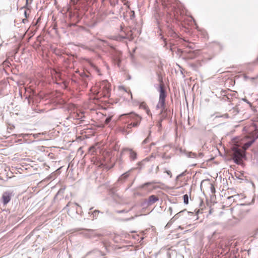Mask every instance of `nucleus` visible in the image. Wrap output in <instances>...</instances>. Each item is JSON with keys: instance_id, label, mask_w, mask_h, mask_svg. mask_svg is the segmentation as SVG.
Instances as JSON below:
<instances>
[{"instance_id": "obj_20", "label": "nucleus", "mask_w": 258, "mask_h": 258, "mask_svg": "<svg viewBox=\"0 0 258 258\" xmlns=\"http://www.w3.org/2000/svg\"><path fill=\"white\" fill-rule=\"evenodd\" d=\"M130 157L132 159H135L136 158V153L134 152L131 151L130 153Z\"/></svg>"}, {"instance_id": "obj_43", "label": "nucleus", "mask_w": 258, "mask_h": 258, "mask_svg": "<svg viewBox=\"0 0 258 258\" xmlns=\"http://www.w3.org/2000/svg\"><path fill=\"white\" fill-rule=\"evenodd\" d=\"M197 164L196 163H195L193 164L194 166H195Z\"/></svg>"}, {"instance_id": "obj_40", "label": "nucleus", "mask_w": 258, "mask_h": 258, "mask_svg": "<svg viewBox=\"0 0 258 258\" xmlns=\"http://www.w3.org/2000/svg\"><path fill=\"white\" fill-rule=\"evenodd\" d=\"M177 19H178L179 21L181 20V19L179 18L178 17H177Z\"/></svg>"}, {"instance_id": "obj_15", "label": "nucleus", "mask_w": 258, "mask_h": 258, "mask_svg": "<svg viewBox=\"0 0 258 258\" xmlns=\"http://www.w3.org/2000/svg\"><path fill=\"white\" fill-rule=\"evenodd\" d=\"M151 131L150 130H148L147 131L146 134L147 135V137L143 141V144H146L149 143V141L150 140L149 137L150 135Z\"/></svg>"}, {"instance_id": "obj_24", "label": "nucleus", "mask_w": 258, "mask_h": 258, "mask_svg": "<svg viewBox=\"0 0 258 258\" xmlns=\"http://www.w3.org/2000/svg\"><path fill=\"white\" fill-rule=\"evenodd\" d=\"M24 14H25L26 18L23 19V22L24 23H26V22L27 21V19L28 18V15H27V11H25Z\"/></svg>"}, {"instance_id": "obj_14", "label": "nucleus", "mask_w": 258, "mask_h": 258, "mask_svg": "<svg viewBox=\"0 0 258 258\" xmlns=\"http://www.w3.org/2000/svg\"><path fill=\"white\" fill-rule=\"evenodd\" d=\"M158 200V198L156 196L152 195L149 197V202L150 204H152Z\"/></svg>"}, {"instance_id": "obj_12", "label": "nucleus", "mask_w": 258, "mask_h": 258, "mask_svg": "<svg viewBox=\"0 0 258 258\" xmlns=\"http://www.w3.org/2000/svg\"><path fill=\"white\" fill-rule=\"evenodd\" d=\"M185 52L188 53L186 57L188 59H192L195 58L197 54L198 53V52H197L195 50H189L188 51L185 50Z\"/></svg>"}, {"instance_id": "obj_41", "label": "nucleus", "mask_w": 258, "mask_h": 258, "mask_svg": "<svg viewBox=\"0 0 258 258\" xmlns=\"http://www.w3.org/2000/svg\"><path fill=\"white\" fill-rule=\"evenodd\" d=\"M167 254L168 255H169V252H168V251H167Z\"/></svg>"}, {"instance_id": "obj_39", "label": "nucleus", "mask_w": 258, "mask_h": 258, "mask_svg": "<svg viewBox=\"0 0 258 258\" xmlns=\"http://www.w3.org/2000/svg\"><path fill=\"white\" fill-rule=\"evenodd\" d=\"M162 198H163V196H166V195H164L163 194H162Z\"/></svg>"}, {"instance_id": "obj_31", "label": "nucleus", "mask_w": 258, "mask_h": 258, "mask_svg": "<svg viewBox=\"0 0 258 258\" xmlns=\"http://www.w3.org/2000/svg\"><path fill=\"white\" fill-rule=\"evenodd\" d=\"M162 41H163L164 42V44H165V46L166 45V42L165 41V39L163 38V37L162 36Z\"/></svg>"}, {"instance_id": "obj_44", "label": "nucleus", "mask_w": 258, "mask_h": 258, "mask_svg": "<svg viewBox=\"0 0 258 258\" xmlns=\"http://www.w3.org/2000/svg\"><path fill=\"white\" fill-rule=\"evenodd\" d=\"M256 233H258V229L257 230Z\"/></svg>"}, {"instance_id": "obj_6", "label": "nucleus", "mask_w": 258, "mask_h": 258, "mask_svg": "<svg viewBox=\"0 0 258 258\" xmlns=\"http://www.w3.org/2000/svg\"><path fill=\"white\" fill-rule=\"evenodd\" d=\"M182 216H183L185 218L189 219H192L191 217L192 216L196 217V220L198 219V218L197 214H195L194 213L192 212H188V211H186V210H185V209L182 210L180 212H178L177 214H176L174 216V218H175V219H177Z\"/></svg>"}, {"instance_id": "obj_33", "label": "nucleus", "mask_w": 258, "mask_h": 258, "mask_svg": "<svg viewBox=\"0 0 258 258\" xmlns=\"http://www.w3.org/2000/svg\"><path fill=\"white\" fill-rule=\"evenodd\" d=\"M176 13V14L177 15H178V11H177V10H175V12H174V13Z\"/></svg>"}, {"instance_id": "obj_4", "label": "nucleus", "mask_w": 258, "mask_h": 258, "mask_svg": "<svg viewBox=\"0 0 258 258\" xmlns=\"http://www.w3.org/2000/svg\"><path fill=\"white\" fill-rule=\"evenodd\" d=\"M176 150L179 151L181 154L184 155L188 158L196 159L198 157H202L203 156V154L202 153H200L198 155H197L196 153L186 151L184 149H183L182 147L178 146Z\"/></svg>"}, {"instance_id": "obj_21", "label": "nucleus", "mask_w": 258, "mask_h": 258, "mask_svg": "<svg viewBox=\"0 0 258 258\" xmlns=\"http://www.w3.org/2000/svg\"><path fill=\"white\" fill-rule=\"evenodd\" d=\"M164 173H166L169 178H171L172 173L170 170H167L165 169V171H164Z\"/></svg>"}, {"instance_id": "obj_16", "label": "nucleus", "mask_w": 258, "mask_h": 258, "mask_svg": "<svg viewBox=\"0 0 258 258\" xmlns=\"http://www.w3.org/2000/svg\"><path fill=\"white\" fill-rule=\"evenodd\" d=\"M206 181L208 182V184L210 185V189L211 190V192L212 193H214L215 192V189L214 185L212 183H210L209 182V179H208V180H207Z\"/></svg>"}, {"instance_id": "obj_30", "label": "nucleus", "mask_w": 258, "mask_h": 258, "mask_svg": "<svg viewBox=\"0 0 258 258\" xmlns=\"http://www.w3.org/2000/svg\"><path fill=\"white\" fill-rule=\"evenodd\" d=\"M146 186H151V187H150V189H151L153 187V185L151 184H147L146 185H144V187Z\"/></svg>"}, {"instance_id": "obj_38", "label": "nucleus", "mask_w": 258, "mask_h": 258, "mask_svg": "<svg viewBox=\"0 0 258 258\" xmlns=\"http://www.w3.org/2000/svg\"><path fill=\"white\" fill-rule=\"evenodd\" d=\"M204 182H205V181H204V180H203V181H202V182H201V186H202V185L203 183H204Z\"/></svg>"}, {"instance_id": "obj_35", "label": "nucleus", "mask_w": 258, "mask_h": 258, "mask_svg": "<svg viewBox=\"0 0 258 258\" xmlns=\"http://www.w3.org/2000/svg\"><path fill=\"white\" fill-rule=\"evenodd\" d=\"M55 73H56V75H57L58 77H59V74L57 73V72H55Z\"/></svg>"}, {"instance_id": "obj_1", "label": "nucleus", "mask_w": 258, "mask_h": 258, "mask_svg": "<svg viewBox=\"0 0 258 258\" xmlns=\"http://www.w3.org/2000/svg\"><path fill=\"white\" fill-rule=\"evenodd\" d=\"M216 150L220 153V150H224L225 154L232 157L233 162L240 165L242 163V160L246 158V150L249 146H214Z\"/></svg>"}, {"instance_id": "obj_36", "label": "nucleus", "mask_w": 258, "mask_h": 258, "mask_svg": "<svg viewBox=\"0 0 258 258\" xmlns=\"http://www.w3.org/2000/svg\"><path fill=\"white\" fill-rule=\"evenodd\" d=\"M93 147H94L93 146L91 147L90 148V149H89V150H91V149H93Z\"/></svg>"}, {"instance_id": "obj_27", "label": "nucleus", "mask_w": 258, "mask_h": 258, "mask_svg": "<svg viewBox=\"0 0 258 258\" xmlns=\"http://www.w3.org/2000/svg\"><path fill=\"white\" fill-rule=\"evenodd\" d=\"M111 120V118L110 117H108V118H107L105 120V123H108L109 122V121H110Z\"/></svg>"}, {"instance_id": "obj_13", "label": "nucleus", "mask_w": 258, "mask_h": 258, "mask_svg": "<svg viewBox=\"0 0 258 258\" xmlns=\"http://www.w3.org/2000/svg\"><path fill=\"white\" fill-rule=\"evenodd\" d=\"M168 34L169 35H170V36H171L173 38L176 37L177 34H176V32L172 29V28L171 27H170L169 26H168Z\"/></svg>"}, {"instance_id": "obj_7", "label": "nucleus", "mask_w": 258, "mask_h": 258, "mask_svg": "<svg viewBox=\"0 0 258 258\" xmlns=\"http://www.w3.org/2000/svg\"><path fill=\"white\" fill-rule=\"evenodd\" d=\"M132 127H133L132 123H130L126 125H120L116 128V132L118 133H121L126 135L131 132V130Z\"/></svg>"}, {"instance_id": "obj_11", "label": "nucleus", "mask_w": 258, "mask_h": 258, "mask_svg": "<svg viewBox=\"0 0 258 258\" xmlns=\"http://www.w3.org/2000/svg\"><path fill=\"white\" fill-rule=\"evenodd\" d=\"M166 97V92L165 87L162 83V113H163V109L164 108V104H165V98Z\"/></svg>"}, {"instance_id": "obj_23", "label": "nucleus", "mask_w": 258, "mask_h": 258, "mask_svg": "<svg viewBox=\"0 0 258 258\" xmlns=\"http://www.w3.org/2000/svg\"><path fill=\"white\" fill-rule=\"evenodd\" d=\"M155 17L157 20V23L159 25L160 24V16L158 14H157L155 15Z\"/></svg>"}, {"instance_id": "obj_18", "label": "nucleus", "mask_w": 258, "mask_h": 258, "mask_svg": "<svg viewBox=\"0 0 258 258\" xmlns=\"http://www.w3.org/2000/svg\"><path fill=\"white\" fill-rule=\"evenodd\" d=\"M219 117H223V118H228L229 117V116L228 114H227V113H225V114H222L221 115H219L217 114L215 116V118H219Z\"/></svg>"}, {"instance_id": "obj_2", "label": "nucleus", "mask_w": 258, "mask_h": 258, "mask_svg": "<svg viewBox=\"0 0 258 258\" xmlns=\"http://www.w3.org/2000/svg\"><path fill=\"white\" fill-rule=\"evenodd\" d=\"M90 91L96 96L94 99H98L102 97H109L110 94V85L106 81H103L92 87Z\"/></svg>"}, {"instance_id": "obj_32", "label": "nucleus", "mask_w": 258, "mask_h": 258, "mask_svg": "<svg viewBox=\"0 0 258 258\" xmlns=\"http://www.w3.org/2000/svg\"><path fill=\"white\" fill-rule=\"evenodd\" d=\"M244 78H245V79H249L250 77H248L245 76L244 77Z\"/></svg>"}, {"instance_id": "obj_25", "label": "nucleus", "mask_w": 258, "mask_h": 258, "mask_svg": "<svg viewBox=\"0 0 258 258\" xmlns=\"http://www.w3.org/2000/svg\"><path fill=\"white\" fill-rule=\"evenodd\" d=\"M189 66L194 69V70H196V68H197V66L196 64H194V63H190L189 64Z\"/></svg>"}, {"instance_id": "obj_3", "label": "nucleus", "mask_w": 258, "mask_h": 258, "mask_svg": "<svg viewBox=\"0 0 258 258\" xmlns=\"http://www.w3.org/2000/svg\"><path fill=\"white\" fill-rule=\"evenodd\" d=\"M124 115L127 116V117L130 119L131 123H132V125L133 127L137 126L140 123L142 118L138 115L131 113L127 114H123L121 116H123Z\"/></svg>"}, {"instance_id": "obj_42", "label": "nucleus", "mask_w": 258, "mask_h": 258, "mask_svg": "<svg viewBox=\"0 0 258 258\" xmlns=\"http://www.w3.org/2000/svg\"><path fill=\"white\" fill-rule=\"evenodd\" d=\"M219 145L221 146L222 145V143H219Z\"/></svg>"}, {"instance_id": "obj_9", "label": "nucleus", "mask_w": 258, "mask_h": 258, "mask_svg": "<svg viewBox=\"0 0 258 258\" xmlns=\"http://www.w3.org/2000/svg\"><path fill=\"white\" fill-rule=\"evenodd\" d=\"M173 113L170 109L167 108L165 104H164V108L163 109L162 120L164 118H169L172 115Z\"/></svg>"}, {"instance_id": "obj_29", "label": "nucleus", "mask_w": 258, "mask_h": 258, "mask_svg": "<svg viewBox=\"0 0 258 258\" xmlns=\"http://www.w3.org/2000/svg\"><path fill=\"white\" fill-rule=\"evenodd\" d=\"M184 175V172H182V173H181V174H179V175L177 176L176 178H177V179H178L179 177H181V176H183Z\"/></svg>"}, {"instance_id": "obj_5", "label": "nucleus", "mask_w": 258, "mask_h": 258, "mask_svg": "<svg viewBox=\"0 0 258 258\" xmlns=\"http://www.w3.org/2000/svg\"><path fill=\"white\" fill-rule=\"evenodd\" d=\"M258 139V132L255 131L253 134L247 137L246 141L242 145H251L254 141ZM232 145H238L236 142L234 143Z\"/></svg>"}, {"instance_id": "obj_28", "label": "nucleus", "mask_w": 258, "mask_h": 258, "mask_svg": "<svg viewBox=\"0 0 258 258\" xmlns=\"http://www.w3.org/2000/svg\"><path fill=\"white\" fill-rule=\"evenodd\" d=\"M257 78H258V75L255 77L249 78V79L251 80V81H253L254 80L257 79Z\"/></svg>"}, {"instance_id": "obj_8", "label": "nucleus", "mask_w": 258, "mask_h": 258, "mask_svg": "<svg viewBox=\"0 0 258 258\" xmlns=\"http://www.w3.org/2000/svg\"><path fill=\"white\" fill-rule=\"evenodd\" d=\"M120 94L122 95L125 99H130L132 98V95L130 90L125 88L123 87H119V88Z\"/></svg>"}, {"instance_id": "obj_17", "label": "nucleus", "mask_w": 258, "mask_h": 258, "mask_svg": "<svg viewBox=\"0 0 258 258\" xmlns=\"http://www.w3.org/2000/svg\"><path fill=\"white\" fill-rule=\"evenodd\" d=\"M183 199L184 204H185L186 205L188 204V199H189L188 195L185 194V195H183Z\"/></svg>"}, {"instance_id": "obj_37", "label": "nucleus", "mask_w": 258, "mask_h": 258, "mask_svg": "<svg viewBox=\"0 0 258 258\" xmlns=\"http://www.w3.org/2000/svg\"><path fill=\"white\" fill-rule=\"evenodd\" d=\"M188 47L190 49H193V47H192L191 46H189Z\"/></svg>"}, {"instance_id": "obj_34", "label": "nucleus", "mask_w": 258, "mask_h": 258, "mask_svg": "<svg viewBox=\"0 0 258 258\" xmlns=\"http://www.w3.org/2000/svg\"><path fill=\"white\" fill-rule=\"evenodd\" d=\"M125 5H126L127 6V8H128V9H130V5H128V4H125Z\"/></svg>"}, {"instance_id": "obj_19", "label": "nucleus", "mask_w": 258, "mask_h": 258, "mask_svg": "<svg viewBox=\"0 0 258 258\" xmlns=\"http://www.w3.org/2000/svg\"><path fill=\"white\" fill-rule=\"evenodd\" d=\"M158 91L160 93L159 94V99H161V80L159 79V84L158 87Z\"/></svg>"}, {"instance_id": "obj_10", "label": "nucleus", "mask_w": 258, "mask_h": 258, "mask_svg": "<svg viewBox=\"0 0 258 258\" xmlns=\"http://www.w3.org/2000/svg\"><path fill=\"white\" fill-rule=\"evenodd\" d=\"M11 199V195L8 192H5L2 196L3 203L4 205L7 204Z\"/></svg>"}, {"instance_id": "obj_26", "label": "nucleus", "mask_w": 258, "mask_h": 258, "mask_svg": "<svg viewBox=\"0 0 258 258\" xmlns=\"http://www.w3.org/2000/svg\"><path fill=\"white\" fill-rule=\"evenodd\" d=\"M165 0H162V9H164L165 7H167V4H164Z\"/></svg>"}, {"instance_id": "obj_22", "label": "nucleus", "mask_w": 258, "mask_h": 258, "mask_svg": "<svg viewBox=\"0 0 258 258\" xmlns=\"http://www.w3.org/2000/svg\"><path fill=\"white\" fill-rule=\"evenodd\" d=\"M241 100L242 101H243L244 102H246L247 104H248L249 105V106L251 108H252V106L251 103L250 102H249L245 98H243L241 99Z\"/></svg>"}]
</instances>
